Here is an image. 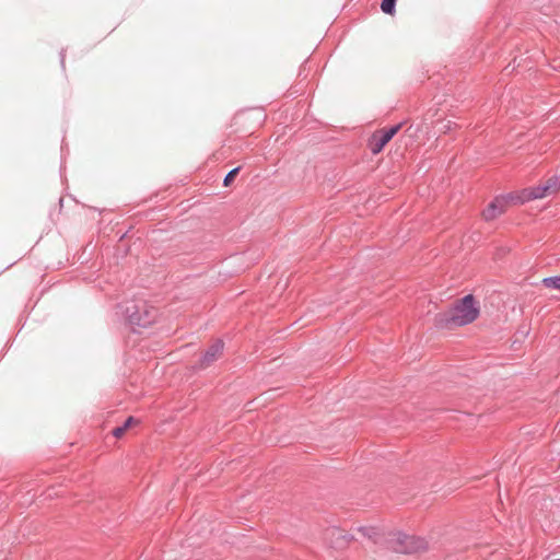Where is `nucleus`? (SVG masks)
Segmentation results:
<instances>
[{"label":"nucleus","instance_id":"nucleus-1","mask_svg":"<svg viewBox=\"0 0 560 560\" xmlns=\"http://www.w3.org/2000/svg\"><path fill=\"white\" fill-rule=\"evenodd\" d=\"M479 312V303L468 294L457 300L447 312L436 315L435 325L444 329L462 327L475 322Z\"/></svg>","mask_w":560,"mask_h":560},{"label":"nucleus","instance_id":"nucleus-2","mask_svg":"<svg viewBox=\"0 0 560 560\" xmlns=\"http://www.w3.org/2000/svg\"><path fill=\"white\" fill-rule=\"evenodd\" d=\"M387 545L396 553L406 556H421L429 548L423 538L402 534L387 540Z\"/></svg>","mask_w":560,"mask_h":560},{"label":"nucleus","instance_id":"nucleus-3","mask_svg":"<svg viewBox=\"0 0 560 560\" xmlns=\"http://www.w3.org/2000/svg\"><path fill=\"white\" fill-rule=\"evenodd\" d=\"M158 311L147 303L135 304L127 308V318L135 330L150 327L155 323Z\"/></svg>","mask_w":560,"mask_h":560},{"label":"nucleus","instance_id":"nucleus-4","mask_svg":"<svg viewBox=\"0 0 560 560\" xmlns=\"http://www.w3.org/2000/svg\"><path fill=\"white\" fill-rule=\"evenodd\" d=\"M401 125L398 124L390 128H383L374 131L368 141V147L373 154H378L384 147L400 130Z\"/></svg>","mask_w":560,"mask_h":560},{"label":"nucleus","instance_id":"nucleus-5","mask_svg":"<svg viewBox=\"0 0 560 560\" xmlns=\"http://www.w3.org/2000/svg\"><path fill=\"white\" fill-rule=\"evenodd\" d=\"M520 201L511 198V194L508 196L497 197L489 206L483 210L482 215L487 221L494 220L502 213H504L510 205H517Z\"/></svg>","mask_w":560,"mask_h":560},{"label":"nucleus","instance_id":"nucleus-6","mask_svg":"<svg viewBox=\"0 0 560 560\" xmlns=\"http://www.w3.org/2000/svg\"><path fill=\"white\" fill-rule=\"evenodd\" d=\"M549 194L545 190L544 183L535 187L525 188L520 192H512L511 198L516 199L520 203H524L534 199H541L548 197Z\"/></svg>","mask_w":560,"mask_h":560},{"label":"nucleus","instance_id":"nucleus-7","mask_svg":"<svg viewBox=\"0 0 560 560\" xmlns=\"http://www.w3.org/2000/svg\"><path fill=\"white\" fill-rule=\"evenodd\" d=\"M223 351V342L221 340H217L213 342L208 350L205 352L201 361H200V368H207L212 362L217 361Z\"/></svg>","mask_w":560,"mask_h":560},{"label":"nucleus","instance_id":"nucleus-8","mask_svg":"<svg viewBox=\"0 0 560 560\" xmlns=\"http://www.w3.org/2000/svg\"><path fill=\"white\" fill-rule=\"evenodd\" d=\"M358 533L362 536L371 539L374 542H378L383 539L384 533L381 527L374 525H363L357 528Z\"/></svg>","mask_w":560,"mask_h":560},{"label":"nucleus","instance_id":"nucleus-9","mask_svg":"<svg viewBox=\"0 0 560 560\" xmlns=\"http://www.w3.org/2000/svg\"><path fill=\"white\" fill-rule=\"evenodd\" d=\"M138 422H139V421H138L137 419H135L133 417H129V418L125 421L124 425H121V427H117V428H115V429L113 430V435H114L115 438H117V439L122 438V436L125 435V433L127 432V430H128V429H130V428H131V427H133V425H137V424H138Z\"/></svg>","mask_w":560,"mask_h":560},{"label":"nucleus","instance_id":"nucleus-10","mask_svg":"<svg viewBox=\"0 0 560 560\" xmlns=\"http://www.w3.org/2000/svg\"><path fill=\"white\" fill-rule=\"evenodd\" d=\"M545 190L549 194V196L556 194L560 190V177L559 176H552L548 178L545 183Z\"/></svg>","mask_w":560,"mask_h":560},{"label":"nucleus","instance_id":"nucleus-11","mask_svg":"<svg viewBox=\"0 0 560 560\" xmlns=\"http://www.w3.org/2000/svg\"><path fill=\"white\" fill-rule=\"evenodd\" d=\"M330 535L336 539L337 547L342 548L347 545L346 533L342 529L334 528L330 530Z\"/></svg>","mask_w":560,"mask_h":560},{"label":"nucleus","instance_id":"nucleus-12","mask_svg":"<svg viewBox=\"0 0 560 560\" xmlns=\"http://www.w3.org/2000/svg\"><path fill=\"white\" fill-rule=\"evenodd\" d=\"M395 3L396 0H383L381 3V9L384 13L393 15L395 13Z\"/></svg>","mask_w":560,"mask_h":560},{"label":"nucleus","instance_id":"nucleus-13","mask_svg":"<svg viewBox=\"0 0 560 560\" xmlns=\"http://www.w3.org/2000/svg\"><path fill=\"white\" fill-rule=\"evenodd\" d=\"M542 283L547 288H551V289H556L557 290L558 287H560V277L545 278L542 280Z\"/></svg>","mask_w":560,"mask_h":560},{"label":"nucleus","instance_id":"nucleus-14","mask_svg":"<svg viewBox=\"0 0 560 560\" xmlns=\"http://www.w3.org/2000/svg\"><path fill=\"white\" fill-rule=\"evenodd\" d=\"M238 172H240V167H235L232 171H230L224 178V182H223L224 186H226V187L230 186L232 184V182L234 180V178L236 177V175L238 174Z\"/></svg>","mask_w":560,"mask_h":560},{"label":"nucleus","instance_id":"nucleus-15","mask_svg":"<svg viewBox=\"0 0 560 560\" xmlns=\"http://www.w3.org/2000/svg\"><path fill=\"white\" fill-rule=\"evenodd\" d=\"M557 290H559V291H560V287H558V289H557Z\"/></svg>","mask_w":560,"mask_h":560}]
</instances>
